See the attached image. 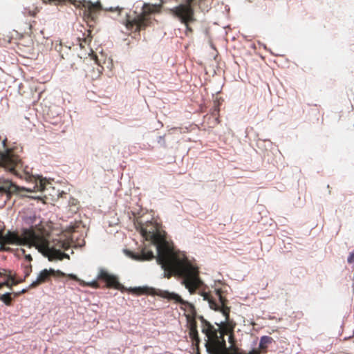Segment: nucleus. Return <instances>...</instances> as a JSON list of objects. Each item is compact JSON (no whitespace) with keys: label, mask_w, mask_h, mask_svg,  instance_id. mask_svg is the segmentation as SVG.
<instances>
[{"label":"nucleus","mask_w":354,"mask_h":354,"mask_svg":"<svg viewBox=\"0 0 354 354\" xmlns=\"http://www.w3.org/2000/svg\"><path fill=\"white\" fill-rule=\"evenodd\" d=\"M189 336L190 337L196 342V344L199 342V338L198 336V332L196 330V325L194 320H191L189 323Z\"/></svg>","instance_id":"11"},{"label":"nucleus","mask_w":354,"mask_h":354,"mask_svg":"<svg viewBox=\"0 0 354 354\" xmlns=\"http://www.w3.org/2000/svg\"><path fill=\"white\" fill-rule=\"evenodd\" d=\"M49 183L46 178L38 176L35 178L34 185H30L28 187H18L8 180H0V193L5 194L6 197L12 193L24 190L27 192H42L46 185Z\"/></svg>","instance_id":"4"},{"label":"nucleus","mask_w":354,"mask_h":354,"mask_svg":"<svg viewBox=\"0 0 354 354\" xmlns=\"http://www.w3.org/2000/svg\"><path fill=\"white\" fill-rule=\"evenodd\" d=\"M1 300L3 303H5L6 305H9L10 302V300H11V298H10V293L9 292H6V293L2 295L1 297Z\"/></svg>","instance_id":"16"},{"label":"nucleus","mask_w":354,"mask_h":354,"mask_svg":"<svg viewBox=\"0 0 354 354\" xmlns=\"http://www.w3.org/2000/svg\"><path fill=\"white\" fill-rule=\"evenodd\" d=\"M9 280H10V281H11V283H9V286H13V285H16V284L18 283V281H16L14 279V278H13L12 277H11V276H10V277H9Z\"/></svg>","instance_id":"18"},{"label":"nucleus","mask_w":354,"mask_h":354,"mask_svg":"<svg viewBox=\"0 0 354 354\" xmlns=\"http://www.w3.org/2000/svg\"><path fill=\"white\" fill-rule=\"evenodd\" d=\"M56 272V271L54 270V269H44L42 270L37 275V278L32 281V282L30 284V288H33V287H35L37 286H38L39 284H41L44 282H45L48 279V277H50V274H53ZM57 272L61 274H64L63 272L57 270Z\"/></svg>","instance_id":"9"},{"label":"nucleus","mask_w":354,"mask_h":354,"mask_svg":"<svg viewBox=\"0 0 354 354\" xmlns=\"http://www.w3.org/2000/svg\"><path fill=\"white\" fill-rule=\"evenodd\" d=\"M86 44V40L84 39L82 42L80 43V46L81 48H84L85 46V44Z\"/></svg>","instance_id":"21"},{"label":"nucleus","mask_w":354,"mask_h":354,"mask_svg":"<svg viewBox=\"0 0 354 354\" xmlns=\"http://www.w3.org/2000/svg\"><path fill=\"white\" fill-rule=\"evenodd\" d=\"M25 259H26V260H28V261H32V257H31V255H30V254H26V255H25Z\"/></svg>","instance_id":"22"},{"label":"nucleus","mask_w":354,"mask_h":354,"mask_svg":"<svg viewBox=\"0 0 354 354\" xmlns=\"http://www.w3.org/2000/svg\"><path fill=\"white\" fill-rule=\"evenodd\" d=\"M147 20L145 14L138 15L135 17H128L126 22V27L131 29L135 27L136 31H139L142 27L146 26Z\"/></svg>","instance_id":"8"},{"label":"nucleus","mask_w":354,"mask_h":354,"mask_svg":"<svg viewBox=\"0 0 354 354\" xmlns=\"http://www.w3.org/2000/svg\"><path fill=\"white\" fill-rule=\"evenodd\" d=\"M9 286V282L8 281H6V282H3V283H0V288L3 286Z\"/></svg>","instance_id":"24"},{"label":"nucleus","mask_w":354,"mask_h":354,"mask_svg":"<svg viewBox=\"0 0 354 354\" xmlns=\"http://www.w3.org/2000/svg\"><path fill=\"white\" fill-rule=\"evenodd\" d=\"M86 55L90 56L92 59L95 60V62H97V57H96L95 55L93 54V50L89 49L88 53H80V57H86Z\"/></svg>","instance_id":"15"},{"label":"nucleus","mask_w":354,"mask_h":354,"mask_svg":"<svg viewBox=\"0 0 354 354\" xmlns=\"http://www.w3.org/2000/svg\"><path fill=\"white\" fill-rule=\"evenodd\" d=\"M156 294L162 298L172 299L180 304H185V302L181 299V297L174 292H171L166 290H158V292H156Z\"/></svg>","instance_id":"10"},{"label":"nucleus","mask_w":354,"mask_h":354,"mask_svg":"<svg viewBox=\"0 0 354 354\" xmlns=\"http://www.w3.org/2000/svg\"><path fill=\"white\" fill-rule=\"evenodd\" d=\"M193 0H187L188 3H190Z\"/></svg>","instance_id":"27"},{"label":"nucleus","mask_w":354,"mask_h":354,"mask_svg":"<svg viewBox=\"0 0 354 354\" xmlns=\"http://www.w3.org/2000/svg\"><path fill=\"white\" fill-rule=\"evenodd\" d=\"M136 229L147 243L144 244L140 254L125 250L127 255L136 261H149L155 258V255L147 247L150 245L155 246L156 261L164 271V277H182V284L191 295L193 294L202 284L198 267L187 259L183 252L176 250L173 244L166 240L165 232L157 224L149 222L140 225Z\"/></svg>","instance_id":"1"},{"label":"nucleus","mask_w":354,"mask_h":354,"mask_svg":"<svg viewBox=\"0 0 354 354\" xmlns=\"http://www.w3.org/2000/svg\"><path fill=\"white\" fill-rule=\"evenodd\" d=\"M26 290L24 289L21 290V292H24Z\"/></svg>","instance_id":"31"},{"label":"nucleus","mask_w":354,"mask_h":354,"mask_svg":"<svg viewBox=\"0 0 354 354\" xmlns=\"http://www.w3.org/2000/svg\"><path fill=\"white\" fill-rule=\"evenodd\" d=\"M84 6L86 9H88V10L91 12L101 8V5H100V1H96L94 3H93L91 1H88L84 4Z\"/></svg>","instance_id":"12"},{"label":"nucleus","mask_w":354,"mask_h":354,"mask_svg":"<svg viewBox=\"0 0 354 354\" xmlns=\"http://www.w3.org/2000/svg\"><path fill=\"white\" fill-rule=\"evenodd\" d=\"M61 246H62V248H67V245H66V243H62V245H61Z\"/></svg>","instance_id":"25"},{"label":"nucleus","mask_w":354,"mask_h":354,"mask_svg":"<svg viewBox=\"0 0 354 354\" xmlns=\"http://www.w3.org/2000/svg\"><path fill=\"white\" fill-rule=\"evenodd\" d=\"M149 12H153V11H154V10H153H153H149Z\"/></svg>","instance_id":"30"},{"label":"nucleus","mask_w":354,"mask_h":354,"mask_svg":"<svg viewBox=\"0 0 354 354\" xmlns=\"http://www.w3.org/2000/svg\"><path fill=\"white\" fill-rule=\"evenodd\" d=\"M6 244L35 248L50 261L69 259L68 254L51 246L48 234L37 227L23 228L19 232L8 231L4 234H0V249L4 250L3 245Z\"/></svg>","instance_id":"3"},{"label":"nucleus","mask_w":354,"mask_h":354,"mask_svg":"<svg viewBox=\"0 0 354 354\" xmlns=\"http://www.w3.org/2000/svg\"><path fill=\"white\" fill-rule=\"evenodd\" d=\"M176 15L186 25L194 20L193 10L189 5H180L175 8Z\"/></svg>","instance_id":"6"},{"label":"nucleus","mask_w":354,"mask_h":354,"mask_svg":"<svg viewBox=\"0 0 354 354\" xmlns=\"http://www.w3.org/2000/svg\"><path fill=\"white\" fill-rule=\"evenodd\" d=\"M0 167L11 172H15L21 167V162L11 149H6L4 152H0Z\"/></svg>","instance_id":"5"},{"label":"nucleus","mask_w":354,"mask_h":354,"mask_svg":"<svg viewBox=\"0 0 354 354\" xmlns=\"http://www.w3.org/2000/svg\"><path fill=\"white\" fill-rule=\"evenodd\" d=\"M28 275H29V272H27L26 274V276H28Z\"/></svg>","instance_id":"29"},{"label":"nucleus","mask_w":354,"mask_h":354,"mask_svg":"<svg viewBox=\"0 0 354 354\" xmlns=\"http://www.w3.org/2000/svg\"><path fill=\"white\" fill-rule=\"evenodd\" d=\"M5 144H6V140H3V145H5Z\"/></svg>","instance_id":"28"},{"label":"nucleus","mask_w":354,"mask_h":354,"mask_svg":"<svg viewBox=\"0 0 354 354\" xmlns=\"http://www.w3.org/2000/svg\"><path fill=\"white\" fill-rule=\"evenodd\" d=\"M68 276H69L71 278H72V279H75V280L77 281L78 282H79V280H81V279H79L76 275H75V274H68Z\"/></svg>","instance_id":"20"},{"label":"nucleus","mask_w":354,"mask_h":354,"mask_svg":"<svg viewBox=\"0 0 354 354\" xmlns=\"http://www.w3.org/2000/svg\"><path fill=\"white\" fill-rule=\"evenodd\" d=\"M147 10H148V8L146 7V8H145V11H144V12H147Z\"/></svg>","instance_id":"26"},{"label":"nucleus","mask_w":354,"mask_h":354,"mask_svg":"<svg viewBox=\"0 0 354 354\" xmlns=\"http://www.w3.org/2000/svg\"><path fill=\"white\" fill-rule=\"evenodd\" d=\"M44 3H57L59 1H61L62 0H42Z\"/></svg>","instance_id":"19"},{"label":"nucleus","mask_w":354,"mask_h":354,"mask_svg":"<svg viewBox=\"0 0 354 354\" xmlns=\"http://www.w3.org/2000/svg\"><path fill=\"white\" fill-rule=\"evenodd\" d=\"M79 283L82 286H91L93 288H97V283L96 280H93L88 282H86L83 280H79Z\"/></svg>","instance_id":"14"},{"label":"nucleus","mask_w":354,"mask_h":354,"mask_svg":"<svg viewBox=\"0 0 354 354\" xmlns=\"http://www.w3.org/2000/svg\"><path fill=\"white\" fill-rule=\"evenodd\" d=\"M97 279L104 280L109 287H113L116 289H120L122 286L119 283L118 277L115 275L109 274L106 270L100 269L97 274Z\"/></svg>","instance_id":"7"},{"label":"nucleus","mask_w":354,"mask_h":354,"mask_svg":"<svg viewBox=\"0 0 354 354\" xmlns=\"http://www.w3.org/2000/svg\"><path fill=\"white\" fill-rule=\"evenodd\" d=\"M216 293L218 297L219 304L214 301L207 293L203 292L201 295L212 309L219 310L225 317V320L221 321L220 324L216 323L218 326L217 328L210 324H207L203 328V332L207 337L205 343L207 352L209 354H256L254 351H251L248 353L241 352L235 346L232 332L224 326V323L228 319L229 308L224 306V300L220 290H216Z\"/></svg>","instance_id":"2"},{"label":"nucleus","mask_w":354,"mask_h":354,"mask_svg":"<svg viewBox=\"0 0 354 354\" xmlns=\"http://www.w3.org/2000/svg\"><path fill=\"white\" fill-rule=\"evenodd\" d=\"M348 262L350 263H354V251L348 257Z\"/></svg>","instance_id":"17"},{"label":"nucleus","mask_w":354,"mask_h":354,"mask_svg":"<svg viewBox=\"0 0 354 354\" xmlns=\"http://www.w3.org/2000/svg\"><path fill=\"white\" fill-rule=\"evenodd\" d=\"M30 198H34V199H41V197L40 196H29Z\"/></svg>","instance_id":"23"},{"label":"nucleus","mask_w":354,"mask_h":354,"mask_svg":"<svg viewBox=\"0 0 354 354\" xmlns=\"http://www.w3.org/2000/svg\"><path fill=\"white\" fill-rule=\"evenodd\" d=\"M272 339L270 337L263 336L260 340L259 347L261 348H266L267 345L272 342Z\"/></svg>","instance_id":"13"}]
</instances>
